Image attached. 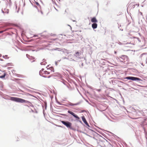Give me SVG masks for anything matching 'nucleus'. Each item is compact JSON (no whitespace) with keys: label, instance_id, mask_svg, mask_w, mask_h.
<instances>
[{"label":"nucleus","instance_id":"nucleus-13","mask_svg":"<svg viewBox=\"0 0 147 147\" xmlns=\"http://www.w3.org/2000/svg\"><path fill=\"white\" fill-rule=\"evenodd\" d=\"M8 55H5L4 56H3V57L4 58H5L6 59H8L9 57H7Z\"/></svg>","mask_w":147,"mask_h":147},{"label":"nucleus","instance_id":"nucleus-7","mask_svg":"<svg viewBox=\"0 0 147 147\" xmlns=\"http://www.w3.org/2000/svg\"><path fill=\"white\" fill-rule=\"evenodd\" d=\"M82 120L84 122V123L87 126L89 127V125L88 123V122H87L85 118L84 117V116H83L82 117Z\"/></svg>","mask_w":147,"mask_h":147},{"label":"nucleus","instance_id":"nucleus-5","mask_svg":"<svg viewBox=\"0 0 147 147\" xmlns=\"http://www.w3.org/2000/svg\"><path fill=\"white\" fill-rule=\"evenodd\" d=\"M6 73L4 71L0 70V78H4L6 75Z\"/></svg>","mask_w":147,"mask_h":147},{"label":"nucleus","instance_id":"nucleus-14","mask_svg":"<svg viewBox=\"0 0 147 147\" xmlns=\"http://www.w3.org/2000/svg\"><path fill=\"white\" fill-rule=\"evenodd\" d=\"M35 4H36V5H37V6H39V7H40V5H39V3H38V2H35Z\"/></svg>","mask_w":147,"mask_h":147},{"label":"nucleus","instance_id":"nucleus-3","mask_svg":"<svg viewBox=\"0 0 147 147\" xmlns=\"http://www.w3.org/2000/svg\"><path fill=\"white\" fill-rule=\"evenodd\" d=\"M61 122L67 127L71 128L72 125V123L68 121H61Z\"/></svg>","mask_w":147,"mask_h":147},{"label":"nucleus","instance_id":"nucleus-4","mask_svg":"<svg viewBox=\"0 0 147 147\" xmlns=\"http://www.w3.org/2000/svg\"><path fill=\"white\" fill-rule=\"evenodd\" d=\"M125 79H127L128 80H140L141 79L138 78H136L135 77H126Z\"/></svg>","mask_w":147,"mask_h":147},{"label":"nucleus","instance_id":"nucleus-1","mask_svg":"<svg viewBox=\"0 0 147 147\" xmlns=\"http://www.w3.org/2000/svg\"><path fill=\"white\" fill-rule=\"evenodd\" d=\"M10 100H11L18 102H20L23 103H28V104L30 105H32L31 103L30 102L19 98L11 97Z\"/></svg>","mask_w":147,"mask_h":147},{"label":"nucleus","instance_id":"nucleus-2","mask_svg":"<svg viewBox=\"0 0 147 147\" xmlns=\"http://www.w3.org/2000/svg\"><path fill=\"white\" fill-rule=\"evenodd\" d=\"M50 72L47 71H45L44 69H42L39 72L40 75L43 77H45L46 75L49 74Z\"/></svg>","mask_w":147,"mask_h":147},{"label":"nucleus","instance_id":"nucleus-10","mask_svg":"<svg viewBox=\"0 0 147 147\" xmlns=\"http://www.w3.org/2000/svg\"><path fill=\"white\" fill-rule=\"evenodd\" d=\"M80 54L79 52H77L74 54V56L77 57V56H79L80 55Z\"/></svg>","mask_w":147,"mask_h":147},{"label":"nucleus","instance_id":"nucleus-6","mask_svg":"<svg viewBox=\"0 0 147 147\" xmlns=\"http://www.w3.org/2000/svg\"><path fill=\"white\" fill-rule=\"evenodd\" d=\"M68 113L72 115L73 116H74L75 118H76V119H80V118L77 115H76L74 113L70 111H68Z\"/></svg>","mask_w":147,"mask_h":147},{"label":"nucleus","instance_id":"nucleus-12","mask_svg":"<svg viewBox=\"0 0 147 147\" xmlns=\"http://www.w3.org/2000/svg\"><path fill=\"white\" fill-rule=\"evenodd\" d=\"M139 5V3L134 5H133V7L134 8L135 7V6H137V5L138 7Z\"/></svg>","mask_w":147,"mask_h":147},{"label":"nucleus","instance_id":"nucleus-11","mask_svg":"<svg viewBox=\"0 0 147 147\" xmlns=\"http://www.w3.org/2000/svg\"><path fill=\"white\" fill-rule=\"evenodd\" d=\"M68 104L69 105L71 106H74V105H77L78 104H77V103L73 104V103H71V102H69V103Z\"/></svg>","mask_w":147,"mask_h":147},{"label":"nucleus","instance_id":"nucleus-8","mask_svg":"<svg viewBox=\"0 0 147 147\" xmlns=\"http://www.w3.org/2000/svg\"><path fill=\"white\" fill-rule=\"evenodd\" d=\"M91 21L92 22H94L95 23L98 22L97 20L96 19V18L95 17L92 18L91 19Z\"/></svg>","mask_w":147,"mask_h":147},{"label":"nucleus","instance_id":"nucleus-9","mask_svg":"<svg viewBox=\"0 0 147 147\" xmlns=\"http://www.w3.org/2000/svg\"><path fill=\"white\" fill-rule=\"evenodd\" d=\"M97 24L96 23H94L92 24V27L94 29H95L97 28Z\"/></svg>","mask_w":147,"mask_h":147},{"label":"nucleus","instance_id":"nucleus-15","mask_svg":"<svg viewBox=\"0 0 147 147\" xmlns=\"http://www.w3.org/2000/svg\"><path fill=\"white\" fill-rule=\"evenodd\" d=\"M6 30H3V31H0V33H2V32H4V31H6Z\"/></svg>","mask_w":147,"mask_h":147},{"label":"nucleus","instance_id":"nucleus-16","mask_svg":"<svg viewBox=\"0 0 147 147\" xmlns=\"http://www.w3.org/2000/svg\"><path fill=\"white\" fill-rule=\"evenodd\" d=\"M55 39H54L53 40H55Z\"/></svg>","mask_w":147,"mask_h":147}]
</instances>
